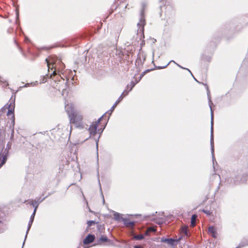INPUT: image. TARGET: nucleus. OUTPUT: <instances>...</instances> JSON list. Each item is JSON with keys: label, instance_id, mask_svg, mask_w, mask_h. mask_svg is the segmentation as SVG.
Wrapping results in <instances>:
<instances>
[{"label": "nucleus", "instance_id": "obj_9", "mask_svg": "<svg viewBox=\"0 0 248 248\" xmlns=\"http://www.w3.org/2000/svg\"><path fill=\"white\" fill-rule=\"evenodd\" d=\"M208 232L214 238H216L217 237V233L214 227H209L208 228Z\"/></svg>", "mask_w": 248, "mask_h": 248}, {"label": "nucleus", "instance_id": "obj_10", "mask_svg": "<svg viewBox=\"0 0 248 248\" xmlns=\"http://www.w3.org/2000/svg\"><path fill=\"white\" fill-rule=\"evenodd\" d=\"M124 224L126 226H133L134 225L135 222L134 221H131L128 219H125L124 220Z\"/></svg>", "mask_w": 248, "mask_h": 248}, {"label": "nucleus", "instance_id": "obj_4", "mask_svg": "<svg viewBox=\"0 0 248 248\" xmlns=\"http://www.w3.org/2000/svg\"><path fill=\"white\" fill-rule=\"evenodd\" d=\"M212 103L210 99H209V106L211 109V139H210V144H211V153L212 155L213 160L215 159L214 156V139H213V112L212 108L211 105Z\"/></svg>", "mask_w": 248, "mask_h": 248}, {"label": "nucleus", "instance_id": "obj_3", "mask_svg": "<svg viewBox=\"0 0 248 248\" xmlns=\"http://www.w3.org/2000/svg\"><path fill=\"white\" fill-rule=\"evenodd\" d=\"M102 118V117L98 119L97 121L93 123L89 128V131L90 132V136H93L96 141L97 148H98V139L100 136V133H97V128Z\"/></svg>", "mask_w": 248, "mask_h": 248}, {"label": "nucleus", "instance_id": "obj_17", "mask_svg": "<svg viewBox=\"0 0 248 248\" xmlns=\"http://www.w3.org/2000/svg\"><path fill=\"white\" fill-rule=\"evenodd\" d=\"M37 208V205H36L35 208H34V211H33L32 214L31 215V216L30 217V220H31L33 221L34 217V216H35V213H36V211Z\"/></svg>", "mask_w": 248, "mask_h": 248}, {"label": "nucleus", "instance_id": "obj_20", "mask_svg": "<svg viewBox=\"0 0 248 248\" xmlns=\"http://www.w3.org/2000/svg\"><path fill=\"white\" fill-rule=\"evenodd\" d=\"M100 240L102 242H107L108 241V239L107 236H101V237L100 238Z\"/></svg>", "mask_w": 248, "mask_h": 248}, {"label": "nucleus", "instance_id": "obj_8", "mask_svg": "<svg viewBox=\"0 0 248 248\" xmlns=\"http://www.w3.org/2000/svg\"><path fill=\"white\" fill-rule=\"evenodd\" d=\"M15 108V104L13 103H11L8 107V111L7 112V115L8 116H10V115H13L12 117L14 118V115L13 114Z\"/></svg>", "mask_w": 248, "mask_h": 248}, {"label": "nucleus", "instance_id": "obj_21", "mask_svg": "<svg viewBox=\"0 0 248 248\" xmlns=\"http://www.w3.org/2000/svg\"><path fill=\"white\" fill-rule=\"evenodd\" d=\"M134 238L137 240H141L144 237L142 235H137L134 236Z\"/></svg>", "mask_w": 248, "mask_h": 248}, {"label": "nucleus", "instance_id": "obj_31", "mask_svg": "<svg viewBox=\"0 0 248 248\" xmlns=\"http://www.w3.org/2000/svg\"><path fill=\"white\" fill-rule=\"evenodd\" d=\"M56 75V71H54L53 72V76H54V75Z\"/></svg>", "mask_w": 248, "mask_h": 248}, {"label": "nucleus", "instance_id": "obj_6", "mask_svg": "<svg viewBox=\"0 0 248 248\" xmlns=\"http://www.w3.org/2000/svg\"><path fill=\"white\" fill-rule=\"evenodd\" d=\"M8 150L5 149L0 154V168L1 167L5 164L7 159Z\"/></svg>", "mask_w": 248, "mask_h": 248}, {"label": "nucleus", "instance_id": "obj_23", "mask_svg": "<svg viewBox=\"0 0 248 248\" xmlns=\"http://www.w3.org/2000/svg\"><path fill=\"white\" fill-rule=\"evenodd\" d=\"M127 88L123 92V93H122V94L121 95H122V97L123 98L124 97V96H126L128 94V91H127Z\"/></svg>", "mask_w": 248, "mask_h": 248}, {"label": "nucleus", "instance_id": "obj_15", "mask_svg": "<svg viewBox=\"0 0 248 248\" xmlns=\"http://www.w3.org/2000/svg\"><path fill=\"white\" fill-rule=\"evenodd\" d=\"M69 89H64L62 92V95L65 98L66 96L68 95Z\"/></svg>", "mask_w": 248, "mask_h": 248}, {"label": "nucleus", "instance_id": "obj_18", "mask_svg": "<svg viewBox=\"0 0 248 248\" xmlns=\"http://www.w3.org/2000/svg\"><path fill=\"white\" fill-rule=\"evenodd\" d=\"M155 231V229H154V228H152V227H150L149 228L146 232H145V234L146 235H148L149 232H154Z\"/></svg>", "mask_w": 248, "mask_h": 248}, {"label": "nucleus", "instance_id": "obj_1", "mask_svg": "<svg viewBox=\"0 0 248 248\" xmlns=\"http://www.w3.org/2000/svg\"><path fill=\"white\" fill-rule=\"evenodd\" d=\"M65 108L70 119V122L75 124H79L82 120V116L74 108L72 104H66L65 102Z\"/></svg>", "mask_w": 248, "mask_h": 248}, {"label": "nucleus", "instance_id": "obj_30", "mask_svg": "<svg viewBox=\"0 0 248 248\" xmlns=\"http://www.w3.org/2000/svg\"><path fill=\"white\" fill-rule=\"evenodd\" d=\"M135 248H142L140 246H136L135 247Z\"/></svg>", "mask_w": 248, "mask_h": 248}, {"label": "nucleus", "instance_id": "obj_2", "mask_svg": "<svg viewBox=\"0 0 248 248\" xmlns=\"http://www.w3.org/2000/svg\"><path fill=\"white\" fill-rule=\"evenodd\" d=\"M147 5V4L145 2H143L141 3L142 8L140 13V19L139 22L137 24V26L138 27V34L140 36V37H144V27L146 24L144 14Z\"/></svg>", "mask_w": 248, "mask_h": 248}, {"label": "nucleus", "instance_id": "obj_25", "mask_svg": "<svg viewBox=\"0 0 248 248\" xmlns=\"http://www.w3.org/2000/svg\"><path fill=\"white\" fill-rule=\"evenodd\" d=\"M1 78L0 77V81L4 83V86H5V87L7 86L8 85V84L6 82V81H4V80H2V79H1Z\"/></svg>", "mask_w": 248, "mask_h": 248}, {"label": "nucleus", "instance_id": "obj_19", "mask_svg": "<svg viewBox=\"0 0 248 248\" xmlns=\"http://www.w3.org/2000/svg\"><path fill=\"white\" fill-rule=\"evenodd\" d=\"M113 216L114 219L116 220H119L120 218V214L118 213L115 212Z\"/></svg>", "mask_w": 248, "mask_h": 248}, {"label": "nucleus", "instance_id": "obj_22", "mask_svg": "<svg viewBox=\"0 0 248 248\" xmlns=\"http://www.w3.org/2000/svg\"><path fill=\"white\" fill-rule=\"evenodd\" d=\"M29 203L32 205L33 207L35 208L36 205H38V204L35 202H34L32 200L29 202Z\"/></svg>", "mask_w": 248, "mask_h": 248}, {"label": "nucleus", "instance_id": "obj_33", "mask_svg": "<svg viewBox=\"0 0 248 248\" xmlns=\"http://www.w3.org/2000/svg\"><path fill=\"white\" fill-rule=\"evenodd\" d=\"M61 64L63 66V63H61Z\"/></svg>", "mask_w": 248, "mask_h": 248}, {"label": "nucleus", "instance_id": "obj_24", "mask_svg": "<svg viewBox=\"0 0 248 248\" xmlns=\"http://www.w3.org/2000/svg\"><path fill=\"white\" fill-rule=\"evenodd\" d=\"M94 223H95V221H93V220L88 221L87 222L88 227L91 226L93 224H94Z\"/></svg>", "mask_w": 248, "mask_h": 248}, {"label": "nucleus", "instance_id": "obj_29", "mask_svg": "<svg viewBox=\"0 0 248 248\" xmlns=\"http://www.w3.org/2000/svg\"><path fill=\"white\" fill-rule=\"evenodd\" d=\"M247 245V244H245V245H244V244H243V245H242V244L241 243V244H240V245H239L238 247H237L236 248H240V247H243V246H244L245 245Z\"/></svg>", "mask_w": 248, "mask_h": 248}, {"label": "nucleus", "instance_id": "obj_16", "mask_svg": "<svg viewBox=\"0 0 248 248\" xmlns=\"http://www.w3.org/2000/svg\"><path fill=\"white\" fill-rule=\"evenodd\" d=\"M33 220H30L29 221V223H28V229H27V232H26V237H27V233H28L31 227V226L32 224V222H33Z\"/></svg>", "mask_w": 248, "mask_h": 248}, {"label": "nucleus", "instance_id": "obj_14", "mask_svg": "<svg viewBox=\"0 0 248 248\" xmlns=\"http://www.w3.org/2000/svg\"><path fill=\"white\" fill-rule=\"evenodd\" d=\"M46 61L47 62V66H48V69L51 68V69H52L53 68H54V63H53V64H52V66H51V62H53V61H50V59L48 60L47 59H46Z\"/></svg>", "mask_w": 248, "mask_h": 248}, {"label": "nucleus", "instance_id": "obj_13", "mask_svg": "<svg viewBox=\"0 0 248 248\" xmlns=\"http://www.w3.org/2000/svg\"><path fill=\"white\" fill-rule=\"evenodd\" d=\"M196 218H197V216L196 215H193L192 216L191 219V226H192V227L195 226Z\"/></svg>", "mask_w": 248, "mask_h": 248}, {"label": "nucleus", "instance_id": "obj_12", "mask_svg": "<svg viewBox=\"0 0 248 248\" xmlns=\"http://www.w3.org/2000/svg\"><path fill=\"white\" fill-rule=\"evenodd\" d=\"M123 99L122 95H121L118 98V99L116 101L115 104L113 105V106L111 108V111H112L114 108L116 107L117 104Z\"/></svg>", "mask_w": 248, "mask_h": 248}, {"label": "nucleus", "instance_id": "obj_26", "mask_svg": "<svg viewBox=\"0 0 248 248\" xmlns=\"http://www.w3.org/2000/svg\"><path fill=\"white\" fill-rule=\"evenodd\" d=\"M245 177H248V175H246V176H244L243 177V178L241 179L242 183H246L247 182V180H244Z\"/></svg>", "mask_w": 248, "mask_h": 248}, {"label": "nucleus", "instance_id": "obj_5", "mask_svg": "<svg viewBox=\"0 0 248 248\" xmlns=\"http://www.w3.org/2000/svg\"><path fill=\"white\" fill-rule=\"evenodd\" d=\"M180 240V238H179L178 239H175L172 238H162L161 239V242H165L167 243L170 246L172 247L175 246L177 243Z\"/></svg>", "mask_w": 248, "mask_h": 248}, {"label": "nucleus", "instance_id": "obj_27", "mask_svg": "<svg viewBox=\"0 0 248 248\" xmlns=\"http://www.w3.org/2000/svg\"><path fill=\"white\" fill-rule=\"evenodd\" d=\"M187 228L186 227H185L182 228V231L185 232V234L187 235V232H186Z\"/></svg>", "mask_w": 248, "mask_h": 248}, {"label": "nucleus", "instance_id": "obj_32", "mask_svg": "<svg viewBox=\"0 0 248 248\" xmlns=\"http://www.w3.org/2000/svg\"><path fill=\"white\" fill-rule=\"evenodd\" d=\"M177 65L179 66V67H181V68H183V67H181L180 65H178V64H177Z\"/></svg>", "mask_w": 248, "mask_h": 248}, {"label": "nucleus", "instance_id": "obj_28", "mask_svg": "<svg viewBox=\"0 0 248 248\" xmlns=\"http://www.w3.org/2000/svg\"><path fill=\"white\" fill-rule=\"evenodd\" d=\"M202 211L205 213V214H207V215H209L210 214V212L208 211H207V210H203Z\"/></svg>", "mask_w": 248, "mask_h": 248}, {"label": "nucleus", "instance_id": "obj_7", "mask_svg": "<svg viewBox=\"0 0 248 248\" xmlns=\"http://www.w3.org/2000/svg\"><path fill=\"white\" fill-rule=\"evenodd\" d=\"M95 239L94 235L89 234L88 235L83 241V243L85 245L89 244L93 242Z\"/></svg>", "mask_w": 248, "mask_h": 248}, {"label": "nucleus", "instance_id": "obj_11", "mask_svg": "<svg viewBox=\"0 0 248 248\" xmlns=\"http://www.w3.org/2000/svg\"><path fill=\"white\" fill-rule=\"evenodd\" d=\"M138 82V81H137L136 82L134 81H131L130 83V84H128L126 86L127 89L128 90L129 89V91H131L132 88L135 86V85Z\"/></svg>", "mask_w": 248, "mask_h": 248}]
</instances>
